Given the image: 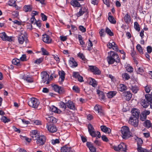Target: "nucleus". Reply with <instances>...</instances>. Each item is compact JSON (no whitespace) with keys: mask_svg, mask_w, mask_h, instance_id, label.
<instances>
[{"mask_svg":"<svg viewBox=\"0 0 152 152\" xmlns=\"http://www.w3.org/2000/svg\"><path fill=\"white\" fill-rule=\"evenodd\" d=\"M37 134H38L37 130H32L30 132V135L31 136H33V135H36Z\"/></svg>","mask_w":152,"mask_h":152,"instance_id":"63","label":"nucleus"},{"mask_svg":"<svg viewBox=\"0 0 152 152\" xmlns=\"http://www.w3.org/2000/svg\"><path fill=\"white\" fill-rule=\"evenodd\" d=\"M115 44V42H113L112 43L109 42L107 45V47L110 49L112 48L113 45H114Z\"/></svg>","mask_w":152,"mask_h":152,"instance_id":"57","label":"nucleus"},{"mask_svg":"<svg viewBox=\"0 0 152 152\" xmlns=\"http://www.w3.org/2000/svg\"><path fill=\"white\" fill-rule=\"evenodd\" d=\"M145 96L146 99H142L141 100V104L144 107L146 108L149 105V102H150L151 103V107L152 109V92H151V94L145 95Z\"/></svg>","mask_w":152,"mask_h":152,"instance_id":"2","label":"nucleus"},{"mask_svg":"<svg viewBox=\"0 0 152 152\" xmlns=\"http://www.w3.org/2000/svg\"><path fill=\"white\" fill-rule=\"evenodd\" d=\"M78 56L80 58L83 60H84L85 59V57L83 53H78Z\"/></svg>","mask_w":152,"mask_h":152,"instance_id":"64","label":"nucleus"},{"mask_svg":"<svg viewBox=\"0 0 152 152\" xmlns=\"http://www.w3.org/2000/svg\"><path fill=\"white\" fill-rule=\"evenodd\" d=\"M32 9V7L31 6L25 5L24 6L23 8V10L26 12H27L29 11H31Z\"/></svg>","mask_w":152,"mask_h":152,"instance_id":"38","label":"nucleus"},{"mask_svg":"<svg viewBox=\"0 0 152 152\" xmlns=\"http://www.w3.org/2000/svg\"><path fill=\"white\" fill-rule=\"evenodd\" d=\"M72 89L73 91H75L77 93L79 92L80 90L77 86H74L73 87Z\"/></svg>","mask_w":152,"mask_h":152,"instance_id":"59","label":"nucleus"},{"mask_svg":"<svg viewBox=\"0 0 152 152\" xmlns=\"http://www.w3.org/2000/svg\"><path fill=\"white\" fill-rule=\"evenodd\" d=\"M125 97V99L127 101L129 100L132 98V94L130 91L124 92L123 93Z\"/></svg>","mask_w":152,"mask_h":152,"instance_id":"20","label":"nucleus"},{"mask_svg":"<svg viewBox=\"0 0 152 152\" xmlns=\"http://www.w3.org/2000/svg\"><path fill=\"white\" fill-rule=\"evenodd\" d=\"M23 79L26 80L28 83H32L33 82V80L32 78L30 76H23Z\"/></svg>","mask_w":152,"mask_h":152,"instance_id":"37","label":"nucleus"},{"mask_svg":"<svg viewBox=\"0 0 152 152\" xmlns=\"http://www.w3.org/2000/svg\"><path fill=\"white\" fill-rule=\"evenodd\" d=\"M90 134L93 137H96L99 138L101 137L100 132L98 131H95L94 130L90 133Z\"/></svg>","mask_w":152,"mask_h":152,"instance_id":"22","label":"nucleus"},{"mask_svg":"<svg viewBox=\"0 0 152 152\" xmlns=\"http://www.w3.org/2000/svg\"><path fill=\"white\" fill-rule=\"evenodd\" d=\"M89 84L94 87L97 85V82L94 79L90 78L89 79Z\"/></svg>","mask_w":152,"mask_h":152,"instance_id":"30","label":"nucleus"},{"mask_svg":"<svg viewBox=\"0 0 152 152\" xmlns=\"http://www.w3.org/2000/svg\"><path fill=\"white\" fill-rule=\"evenodd\" d=\"M145 89L146 93H149L152 89V88L150 86L147 85L145 87Z\"/></svg>","mask_w":152,"mask_h":152,"instance_id":"45","label":"nucleus"},{"mask_svg":"<svg viewBox=\"0 0 152 152\" xmlns=\"http://www.w3.org/2000/svg\"><path fill=\"white\" fill-rule=\"evenodd\" d=\"M59 75L60 77L59 82L60 84H61L65 78V73L63 71H59Z\"/></svg>","mask_w":152,"mask_h":152,"instance_id":"18","label":"nucleus"},{"mask_svg":"<svg viewBox=\"0 0 152 152\" xmlns=\"http://www.w3.org/2000/svg\"><path fill=\"white\" fill-rule=\"evenodd\" d=\"M136 48L140 54H141L143 53L142 49L141 46L140 45H137L136 46Z\"/></svg>","mask_w":152,"mask_h":152,"instance_id":"40","label":"nucleus"},{"mask_svg":"<svg viewBox=\"0 0 152 152\" xmlns=\"http://www.w3.org/2000/svg\"><path fill=\"white\" fill-rule=\"evenodd\" d=\"M20 60L22 61H26V56L25 54H23L20 58Z\"/></svg>","mask_w":152,"mask_h":152,"instance_id":"53","label":"nucleus"},{"mask_svg":"<svg viewBox=\"0 0 152 152\" xmlns=\"http://www.w3.org/2000/svg\"><path fill=\"white\" fill-rule=\"evenodd\" d=\"M130 89L131 90L132 92L134 93H136L139 90L138 88L136 86H132L129 87Z\"/></svg>","mask_w":152,"mask_h":152,"instance_id":"39","label":"nucleus"},{"mask_svg":"<svg viewBox=\"0 0 152 152\" xmlns=\"http://www.w3.org/2000/svg\"><path fill=\"white\" fill-rule=\"evenodd\" d=\"M101 130L104 132L109 134L111 132V130L105 126H101L100 127Z\"/></svg>","mask_w":152,"mask_h":152,"instance_id":"21","label":"nucleus"},{"mask_svg":"<svg viewBox=\"0 0 152 152\" xmlns=\"http://www.w3.org/2000/svg\"><path fill=\"white\" fill-rule=\"evenodd\" d=\"M41 15L42 19L43 20L45 21L47 20V16L45 15H44L43 13H41Z\"/></svg>","mask_w":152,"mask_h":152,"instance_id":"61","label":"nucleus"},{"mask_svg":"<svg viewBox=\"0 0 152 152\" xmlns=\"http://www.w3.org/2000/svg\"><path fill=\"white\" fill-rule=\"evenodd\" d=\"M26 36L27 34L26 32L22 31L20 35L18 37V41L20 44H23L24 41L27 43L28 40Z\"/></svg>","mask_w":152,"mask_h":152,"instance_id":"4","label":"nucleus"},{"mask_svg":"<svg viewBox=\"0 0 152 152\" xmlns=\"http://www.w3.org/2000/svg\"><path fill=\"white\" fill-rule=\"evenodd\" d=\"M46 119L48 122L49 123H55L57 122L56 119L53 116L48 117Z\"/></svg>","mask_w":152,"mask_h":152,"instance_id":"29","label":"nucleus"},{"mask_svg":"<svg viewBox=\"0 0 152 152\" xmlns=\"http://www.w3.org/2000/svg\"><path fill=\"white\" fill-rule=\"evenodd\" d=\"M86 145L91 152H96V149L95 147L90 142H87Z\"/></svg>","mask_w":152,"mask_h":152,"instance_id":"19","label":"nucleus"},{"mask_svg":"<svg viewBox=\"0 0 152 152\" xmlns=\"http://www.w3.org/2000/svg\"><path fill=\"white\" fill-rule=\"evenodd\" d=\"M94 110L96 113L100 114L101 115H103L104 113L101 108V107L98 104H96L94 108Z\"/></svg>","mask_w":152,"mask_h":152,"instance_id":"14","label":"nucleus"},{"mask_svg":"<svg viewBox=\"0 0 152 152\" xmlns=\"http://www.w3.org/2000/svg\"><path fill=\"white\" fill-rule=\"evenodd\" d=\"M90 71L94 74L96 75H99L100 74L101 72L99 69L95 66H90Z\"/></svg>","mask_w":152,"mask_h":152,"instance_id":"13","label":"nucleus"},{"mask_svg":"<svg viewBox=\"0 0 152 152\" xmlns=\"http://www.w3.org/2000/svg\"><path fill=\"white\" fill-rule=\"evenodd\" d=\"M1 120L4 123L8 122L9 121V119H8L5 116L2 117L1 119Z\"/></svg>","mask_w":152,"mask_h":152,"instance_id":"54","label":"nucleus"},{"mask_svg":"<svg viewBox=\"0 0 152 152\" xmlns=\"http://www.w3.org/2000/svg\"><path fill=\"white\" fill-rule=\"evenodd\" d=\"M46 138L43 135H41L37 140L36 143L39 146H42L44 145L46 142Z\"/></svg>","mask_w":152,"mask_h":152,"instance_id":"8","label":"nucleus"},{"mask_svg":"<svg viewBox=\"0 0 152 152\" xmlns=\"http://www.w3.org/2000/svg\"><path fill=\"white\" fill-rule=\"evenodd\" d=\"M127 89L126 86L122 84H120L118 88V90L121 91H123L126 90Z\"/></svg>","mask_w":152,"mask_h":152,"instance_id":"34","label":"nucleus"},{"mask_svg":"<svg viewBox=\"0 0 152 152\" xmlns=\"http://www.w3.org/2000/svg\"><path fill=\"white\" fill-rule=\"evenodd\" d=\"M122 137L123 138L125 139L129 137L130 135L129 128L127 126H124L121 130Z\"/></svg>","mask_w":152,"mask_h":152,"instance_id":"3","label":"nucleus"},{"mask_svg":"<svg viewBox=\"0 0 152 152\" xmlns=\"http://www.w3.org/2000/svg\"><path fill=\"white\" fill-rule=\"evenodd\" d=\"M69 63L72 65V67H76L77 65V62L73 58H70L69 60Z\"/></svg>","mask_w":152,"mask_h":152,"instance_id":"28","label":"nucleus"},{"mask_svg":"<svg viewBox=\"0 0 152 152\" xmlns=\"http://www.w3.org/2000/svg\"><path fill=\"white\" fill-rule=\"evenodd\" d=\"M43 58H40L35 60L34 61V63L35 64H39L43 61Z\"/></svg>","mask_w":152,"mask_h":152,"instance_id":"48","label":"nucleus"},{"mask_svg":"<svg viewBox=\"0 0 152 152\" xmlns=\"http://www.w3.org/2000/svg\"><path fill=\"white\" fill-rule=\"evenodd\" d=\"M127 147L126 144L124 143H121L118 146H114L113 148L114 150L117 151H123L126 152Z\"/></svg>","mask_w":152,"mask_h":152,"instance_id":"7","label":"nucleus"},{"mask_svg":"<svg viewBox=\"0 0 152 152\" xmlns=\"http://www.w3.org/2000/svg\"><path fill=\"white\" fill-rule=\"evenodd\" d=\"M46 128L50 132L54 133L56 132L57 130L56 127L53 124H46Z\"/></svg>","mask_w":152,"mask_h":152,"instance_id":"11","label":"nucleus"},{"mask_svg":"<svg viewBox=\"0 0 152 152\" xmlns=\"http://www.w3.org/2000/svg\"><path fill=\"white\" fill-rule=\"evenodd\" d=\"M108 56L107 57V60L109 64H112L115 62L119 63L120 59L118 55L113 51H110L108 53Z\"/></svg>","mask_w":152,"mask_h":152,"instance_id":"1","label":"nucleus"},{"mask_svg":"<svg viewBox=\"0 0 152 152\" xmlns=\"http://www.w3.org/2000/svg\"><path fill=\"white\" fill-rule=\"evenodd\" d=\"M122 77L123 78H125L126 80H128L130 78L129 75L126 73L122 74Z\"/></svg>","mask_w":152,"mask_h":152,"instance_id":"47","label":"nucleus"},{"mask_svg":"<svg viewBox=\"0 0 152 152\" xmlns=\"http://www.w3.org/2000/svg\"><path fill=\"white\" fill-rule=\"evenodd\" d=\"M50 108L51 111L54 113L59 114L61 112V111L60 109L54 106H53Z\"/></svg>","mask_w":152,"mask_h":152,"instance_id":"26","label":"nucleus"},{"mask_svg":"<svg viewBox=\"0 0 152 152\" xmlns=\"http://www.w3.org/2000/svg\"><path fill=\"white\" fill-rule=\"evenodd\" d=\"M132 115L131 116L136 117L138 118L139 115L140 114V110L137 108H134L131 111Z\"/></svg>","mask_w":152,"mask_h":152,"instance_id":"15","label":"nucleus"},{"mask_svg":"<svg viewBox=\"0 0 152 152\" xmlns=\"http://www.w3.org/2000/svg\"><path fill=\"white\" fill-rule=\"evenodd\" d=\"M144 126L146 128H148L151 127L152 128V123H151L150 121L147 120L144 123Z\"/></svg>","mask_w":152,"mask_h":152,"instance_id":"35","label":"nucleus"},{"mask_svg":"<svg viewBox=\"0 0 152 152\" xmlns=\"http://www.w3.org/2000/svg\"><path fill=\"white\" fill-rule=\"evenodd\" d=\"M71 150V148L66 145L63 146L61 148V152H69Z\"/></svg>","mask_w":152,"mask_h":152,"instance_id":"24","label":"nucleus"},{"mask_svg":"<svg viewBox=\"0 0 152 152\" xmlns=\"http://www.w3.org/2000/svg\"><path fill=\"white\" fill-rule=\"evenodd\" d=\"M137 151L139 152H147V151L146 149L140 147H138Z\"/></svg>","mask_w":152,"mask_h":152,"instance_id":"51","label":"nucleus"},{"mask_svg":"<svg viewBox=\"0 0 152 152\" xmlns=\"http://www.w3.org/2000/svg\"><path fill=\"white\" fill-rule=\"evenodd\" d=\"M80 76L77 72H74L73 74V76L75 78H78Z\"/></svg>","mask_w":152,"mask_h":152,"instance_id":"62","label":"nucleus"},{"mask_svg":"<svg viewBox=\"0 0 152 152\" xmlns=\"http://www.w3.org/2000/svg\"><path fill=\"white\" fill-rule=\"evenodd\" d=\"M39 104V100L35 98H31L28 102V105L32 107L37 108Z\"/></svg>","mask_w":152,"mask_h":152,"instance_id":"5","label":"nucleus"},{"mask_svg":"<svg viewBox=\"0 0 152 152\" xmlns=\"http://www.w3.org/2000/svg\"><path fill=\"white\" fill-rule=\"evenodd\" d=\"M124 20L126 23L129 24L131 22V17L128 14H126L124 17Z\"/></svg>","mask_w":152,"mask_h":152,"instance_id":"23","label":"nucleus"},{"mask_svg":"<svg viewBox=\"0 0 152 152\" xmlns=\"http://www.w3.org/2000/svg\"><path fill=\"white\" fill-rule=\"evenodd\" d=\"M12 14L14 17H17L18 16V12L17 11H13L12 12Z\"/></svg>","mask_w":152,"mask_h":152,"instance_id":"60","label":"nucleus"},{"mask_svg":"<svg viewBox=\"0 0 152 152\" xmlns=\"http://www.w3.org/2000/svg\"><path fill=\"white\" fill-rule=\"evenodd\" d=\"M8 4L10 6L13 7H15L16 4H15V0H10L8 2Z\"/></svg>","mask_w":152,"mask_h":152,"instance_id":"44","label":"nucleus"},{"mask_svg":"<svg viewBox=\"0 0 152 152\" xmlns=\"http://www.w3.org/2000/svg\"><path fill=\"white\" fill-rule=\"evenodd\" d=\"M126 68L128 72H131L133 71V68L129 65H127Z\"/></svg>","mask_w":152,"mask_h":152,"instance_id":"43","label":"nucleus"},{"mask_svg":"<svg viewBox=\"0 0 152 152\" xmlns=\"http://www.w3.org/2000/svg\"><path fill=\"white\" fill-rule=\"evenodd\" d=\"M0 37L4 41H12V37L7 36L6 34L4 32L0 33Z\"/></svg>","mask_w":152,"mask_h":152,"instance_id":"12","label":"nucleus"},{"mask_svg":"<svg viewBox=\"0 0 152 152\" xmlns=\"http://www.w3.org/2000/svg\"><path fill=\"white\" fill-rule=\"evenodd\" d=\"M41 50L42 51V54L44 55H48L49 54L48 52L46 50V49L44 48H41Z\"/></svg>","mask_w":152,"mask_h":152,"instance_id":"50","label":"nucleus"},{"mask_svg":"<svg viewBox=\"0 0 152 152\" xmlns=\"http://www.w3.org/2000/svg\"><path fill=\"white\" fill-rule=\"evenodd\" d=\"M116 91H110L107 94V96L109 98H111L114 96L116 94Z\"/></svg>","mask_w":152,"mask_h":152,"instance_id":"31","label":"nucleus"},{"mask_svg":"<svg viewBox=\"0 0 152 152\" xmlns=\"http://www.w3.org/2000/svg\"><path fill=\"white\" fill-rule=\"evenodd\" d=\"M134 27L135 29L137 31H139L140 30V28L138 23L135 22L134 23Z\"/></svg>","mask_w":152,"mask_h":152,"instance_id":"46","label":"nucleus"},{"mask_svg":"<svg viewBox=\"0 0 152 152\" xmlns=\"http://www.w3.org/2000/svg\"><path fill=\"white\" fill-rule=\"evenodd\" d=\"M66 106L71 110H74L75 109L74 103L71 101L69 100L66 103Z\"/></svg>","mask_w":152,"mask_h":152,"instance_id":"17","label":"nucleus"},{"mask_svg":"<svg viewBox=\"0 0 152 152\" xmlns=\"http://www.w3.org/2000/svg\"><path fill=\"white\" fill-rule=\"evenodd\" d=\"M136 117L131 116L129 121V123L135 127H137L138 124V119Z\"/></svg>","mask_w":152,"mask_h":152,"instance_id":"9","label":"nucleus"},{"mask_svg":"<svg viewBox=\"0 0 152 152\" xmlns=\"http://www.w3.org/2000/svg\"><path fill=\"white\" fill-rule=\"evenodd\" d=\"M86 11V9L84 7H82L80 9V11L78 12L76 15L78 17H80Z\"/></svg>","mask_w":152,"mask_h":152,"instance_id":"27","label":"nucleus"},{"mask_svg":"<svg viewBox=\"0 0 152 152\" xmlns=\"http://www.w3.org/2000/svg\"><path fill=\"white\" fill-rule=\"evenodd\" d=\"M12 64L18 66H20V60L17 58L13 59L12 61Z\"/></svg>","mask_w":152,"mask_h":152,"instance_id":"36","label":"nucleus"},{"mask_svg":"<svg viewBox=\"0 0 152 152\" xmlns=\"http://www.w3.org/2000/svg\"><path fill=\"white\" fill-rule=\"evenodd\" d=\"M77 1L76 0L71 1L70 2L71 5L75 7H80V5Z\"/></svg>","mask_w":152,"mask_h":152,"instance_id":"25","label":"nucleus"},{"mask_svg":"<svg viewBox=\"0 0 152 152\" xmlns=\"http://www.w3.org/2000/svg\"><path fill=\"white\" fill-rule=\"evenodd\" d=\"M108 19L111 23L113 24L116 23V21L112 16H109L108 17Z\"/></svg>","mask_w":152,"mask_h":152,"instance_id":"41","label":"nucleus"},{"mask_svg":"<svg viewBox=\"0 0 152 152\" xmlns=\"http://www.w3.org/2000/svg\"><path fill=\"white\" fill-rule=\"evenodd\" d=\"M136 72L138 74H140L141 73H142L143 72V70L142 68L140 67H137V69H136Z\"/></svg>","mask_w":152,"mask_h":152,"instance_id":"52","label":"nucleus"},{"mask_svg":"<svg viewBox=\"0 0 152 152\" xmlns=\"http://www.w3.org/2000/svg\"><path fill=\"white\" fill-rule=\"evenodd\" d=\"M40 136L39 134H37L36 135H33V136H31L32 139L34 140H37L38 138Z\"/></svg>","mask_w":152,"mask_h":152,"instance_id":"56","label":"nucleus"},{"mask_svg":"<svg viewBox=\"0 0 152 152\" xmlns=\"http://www.w3.org/2000/svg\"><path fill=\"white\" fill-rule=\"evenodd\" d=\"M88 127L89 134L91 133L94 130V127L90 124L88 125Z\"/></svg>","mask_w":152,"mask_h":152,"instance_id":"42","label":"nucleus"},{"mask_svg":"<svg viewBox=\"0 0 152 152\" xmlns=\"http://www.w3.org/2000/svg\"><path fill=\"white\" fill-rule=\"evenodd\" d=\"M42 40L44 42L47 43H50L51 41V39L48 35L45 34L42 35Z\"/></svg>","mask_w":152,"mask_h":152,"instance_id":"16","label":"nucleus"},{"mask_svg":"<svg viewBox=\"0 0 152 152\" xmlns=\"http://www.w3.org/2000/svg\"><path fill=\"white\" fill-rule=\"evenodd\" d=\"M59 104L60 108L62 109L63 110L65 111L66 108V103H64L62 102H61L59 103Z\"/></svg>","mask_w":152,"mask_h":152,"instance_id":"33","label":"nucleus"},{"mask_svg":"<svg viewBox=\"0 0 152 152\" xmlns=\"http://www.w3.org/2000/svg\"><path fill=\"white\" fill-rule=\"evenodd\" d=\"M97 93L98 95L99 98L101 100L104 99L105 98V96L104 95L103 92L99 90H97Z\"/></svg>","mask_w":152,"mask_h":152,"instance_id":"32","label":"nucleus"},{"mask_svg":"<svg viewBox=\"0 0 152 152\" xmlns=\"http://www.w3.org/2000/svg\"><path fill=\"white\" fill-rule=\"evenodd\" d=\"M49 75L46 72H42L41 73V76L42 81L43 83L46 82L47 84H48L50 81L49 78Z\"/></svg>","mask_w":152,"mask_h":152,"instance_id":"6","label":"nucleus"},{"mask_svg":"<svg viewBox=\"0 0 152 152\" xmlns=\"http://www.w3.org/2000/svg\"><path fill=\"white\" fill-rule=\"evenodd\" d=\"M103 1L104 4H106L107 7H109L110 6V2L109 0H102Z\"/></svg>","mask_w":152,"mask_h":152,"instance_id":"58","label":"nucleus"},{"mask_svg":"<svg viewBox=\"0 0 152 152\" xmlns=\"http://www.w3.org/2000/svg\"><path fill=\"white\" fill-rule=\"evenodd\" d=\"M106 32L110 36H113V33L112 32L111 30L108 28H107L106 29Z\"/></svg>","mask_w":152,"mask_h":152,"instance_id":"49","label":"nucleus"},{"mask_svg":"<svg viewBox=\"0 0 152 152\" xmlns=\"http://www.w3.org/2000/svg\"><path fill=\"white\" fill-rule=\"evenodd\" d=\"M52 88L55 91L59 94H62L64 92V90L63 88L59 87L57 85L53 86Z\"/></svg>","mask_w":152,"mask_h":152,"instance_id":"10","label":"nucleus"},{"mask_svg":"<svg viewBox=\"0 0 152 152\" xmlns=\"http://www.w3.org/2000/svg\"><path fill=\"white\" fill-rule=\"evenodd\" d=\"M147 117L146 115L143 114L142 113H141L140 116V119L142 121H144L146 119Z\"/></svg>","mask_w":152,"mask_h":152,"instance_id":"55","label":"nucleus"}]
</instances>
